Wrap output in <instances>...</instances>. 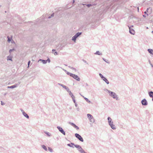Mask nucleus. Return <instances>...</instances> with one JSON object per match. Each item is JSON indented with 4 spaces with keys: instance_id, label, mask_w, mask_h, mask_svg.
<instances>
[{
    "instance_id": "nucleus-1",
    "label": "nucleus",
    "mask_w": 153,
    "mask_h": 153,
    "mask_svg": "<svg viewBox=\"0 0 153 153\" xmlns=\"http://www.w3.org/2000/svg\"><path fill=\"white\" fill-rule=\"evenodd\" d=\"M106 90L108 92L110 96L114 99H116L117 100H119L117 96L115 93L107 89H106Z\"/></svg>"
},
{
    "instance_id": "nucleus-2",
    "label": "nucleus",
    "mask_w": 153,
    "mask_h": 153,
    "mask_svg": "<svg viewBox=\"0 0 153 153\" xmlns=\"http://www.w3.org/2000/svg\"><path fill=\"white\" fill-rule=\"evenodd\" d=\"M99 75L101 78L102 79V80L105 81L107 84H109V82L107 79V78L103 76L101 74L99 73Z\"/></svg>"
},
{
    "instance_id": "nucleus-3",
    "label": "nucleus",
    "mask_w": 153,
    "mask_h": 153,
    "mask_svg": "<svg viewBox=\"0 0 153 153\" xmlns=\"http://www.w3.org/2000/svg\"><path fill=\"white\" fill-rule=\"evenodd\" d=\"M75 136L80 141L82 142H83L84 141V140L82 137L79 134L76 133L75 134Z\"/></svg>"
},
{
    "instance_id": "nucleus-4",
    "label": "nucleus",
    "mask_w": 153,
    "mask_h": 153,
    "mask_svg": "<svg viewBox=\"0 0 153 153\" xmlns=\"http://www.w3.org/2000/svg\"><path fill=\"white\" fill-rule=\"evenodd\" d=\"M57 128L59 130V131L62 134L64 135H65V133L62 128L60 126H57Z\"/></svg>"
},
{
    "instance_id": "nucleus-5",
    "label": "nucleus",
    "mask_w": 153,
    "mask_h": 153,
    "mask_svg": "<svg viewBox=\"0 0 153 153\" xmlns=\"http://www.w3.org/2000/svg\"><path fill=\"white\" fill-rule=\"evenodd\" d=\"M71 77L78 81H79L80 80V78L77 75L73 74Z\"/></svg>"
},
{
    "instance_id": "nucleus-6",
    "label": "nucleus",
    "mask_w": 153,
    "mask_h": 153,
    "mask_svg": "<svg viewBox=\"0 0 153 153\" xmlns=\"http://www.w3.org/2000/svg\"><path fill=\"white\" fill-rule=\"evenodd\" d=\"M141 103L143 105H148V102L146 99H144L141 101Z\"/></svg>"
},
{
    "instance_id": "nucleus-7",
    "label": "nucleus",
    "mask_w": 153,
    "mask_h": 153,
    "mask_svg": "<svg viewBox=\"0 0 153 153\" xmlns=\"http://www.w3.org/2000/svg\"><path fill=\"white\" fill-rule=\"evenodd\" d=\"M58 84L62 87L63 88H64L65 90L68 91H69V88L67 87L66 86L63 85L62 84L58 83Z\"/></svg>"
},
{
    "instance_id": "nucleus-8",
    "label": "nucleus",
    "mask_w": 153,
    "mask_h": 153,
    "mask_svg": "<svg viewBox=\"0 0 153 153\" xmlns=\"http://www.w3.org/2000/svg\"><path fill=\"white\" fill-rule=\"evenodd\" d=\"M69 123L74 128H76V130H79V127L77 126H76L74 123H73L69 122Z\"/></svg>"
},
{
    "instance_id": "nucleus-9",
    "label": "nucleus",
    "mask_w": 153,
    "mask_h": 153,
    "mask_svg": "<svg viewBox=\"0 0 153 153\" xmlns=\"http://www.w3.org/2000/svg\"><path fill=\"white\" fill-rule=\"evenodd\" d=\"M129 33L132 35H134L135 33L134 30L132 28H131V27H129Z\"/></svg>"
},
{
    "instance_id": "nucleus-10",
    "label": "nucleus",
    "mask_w": 153,
    "mask_h": 153,
    "mask_svg": "<svg viewBox=\"0 0 153 153\" xmlns=\"http://www.w3.org/2000/svg\"><path fill=\"white\" fill-rule=\"evenodd\" d=\"M22 114L26 118L29 119V116L26 113H25L23 110H22Z\"/></svg>"
},
{
    "instance_id": "nucleus-11",
    "label": "nucleus",
    "mask_w": 153,
    "mask_h": 153,
    "mask_svg": "<svg viewBox=\"0 0 153 153\" xmlns=\"http://www.w3.org/2000/svg\"><path fill=\"white\" fill-rule=\"evenodd\" d=\"M76 145H77L76 144ZM75 145H75L74 144V143H69L67 144L68 146L69 147H71L72 148H74V146H74L75 147Z\"/></svg>"
},
{
    "instance_id": "nucleus-12",
    "label": "nucleus",
    "mask_w": 153,
    "mask_h": 153,
    "mask_svg": "<svg viewBox=\"0 0 153 153\" xmlns=\"http://www.w3.org/2000/svg\"><path fill=\"white\" fill-rule=\"evenodd\" d=\"M18 86V84H15L11 86H8V88H16Z\"/></svg>"
},
{
    "instance_id": "nucleus-13",
    "label": "nucleus",
    "mask_w": 153,
    "mask_h": 153,
    "mask_svg": "<svg viewBox=\"0 0 153 153\" xmlns=\"http://www.w3.org/2000/svg\"><path fill=\"white\" fill-rule=\"evenodd\" d=\"M148 94H149V97H153V92L152 91H150L148 92Z\"/></svg>"
},
{
    "instance_id": "nucleus-14",
    "label": "nucleus",
    "mask_w": 153,
    "mask_h": 153,
    "mask_svg": "<svg viewBox=\"0 0 153 153\" xmlns=\"http://www.w3.org/2000/svg\"><path fill=\"white\" fill-rule=\"evenodd\" d=\"M68 92L69 93V95L71 96V98L74 97V96L73 94L72 93V92L69 90V91H68Z\"/></svg>"
},
{
    "instance_id": "nucleus-15",
    "label": "nucleus",
    "mask_w": 153,
    "mask_h": 153,
    "mask_svg": "<svg viewBox=\"0 0 153 153\" xmlns=\"http://www.w3.org/2000/svg\"><path fill=\"white\" fill-rule=\"evenodd\" d=\"M42 61V63L44 64H45L46 63H47V60H43V59H39V61H38V62H39V61Z\"/></svg>"
},
{
    "instance_id": "nucleus-16",
    "label": "nucleus",
    "mask_w": 153,
    "mask_h": 153,
    "mask_svg": "<svg viewBox=\"0 0 153 153\" xmlns=\"http://www.w3.org/2000/svg\"><path fill=\"white\" fill-rule=\"evenodd\" d=\"M148 52L152 54H153V50L151 49H149L147 50Z\"/></svg>"
},
{
    "instance_id": "nucleus-17",
    "label": "nucleus",
    "mask_w": 153,
    "mask_h": 153,
    "mask_svg": "<svg viewBox=\"0 0 153 153\" xmlns=\"http://www.w3.org/2000/svg\"><path fill=\"white\" fill-rule=\"evenodd\" d=\"M77 38V37L75 36V35H74L72 38V40L73 41L75 42L76 41V39Z\"/></svg>"
},
{
    "instance_id": "nucleus-18",
    "label": "nucleus",
    "mask_w": 153,
    "mask_h": 153,
    "mask_svg": "<svg viewBox=\"0 0 153 153\" xmlns=\"http://www.w3.org/2000/svg\"><path fill=\"white\" fill-rule=\"evenodd\" d=\"M7 60H10L11 61H12V57L11 56H9L7 57Z\"/></svg>"
},
{
    "instance_id": "nucleus-19",
    "label": "nucleus",
    "mask_w": 153,
    "mask_h": 153,
    "mask_svg": "<svg viewBox=\"0 0 153 153\" xmlns=\"http://www.w3.org/2000/svg\"><path fill=\"white\" fill-rule=\"evenodd\" d=\"M94 54H95L98 55H102V53H100L99 51H97L96 52L94 53Z\"/></svg>"
},
{
    "instance_id": "nucleus-20",
    "label": "nucleus",
    "mask_w": 153,
    "mask_h": 153,
    "mask_svg": "<svg viewBox=\"0 0 153 153\" xmlns=\"http://www.w3.org/2000/svg\"><path fill=\"white\" fill-rule=\"evenodd\" d=\"M52 51L53 53L54 54V55H57L58 54L57 52L55 51H56L55 50L53 49Z\"/></svg>"
},
{
    "instance_id": "nucleus-21",
    "label": "nucleus",
    "mask_w": 153,
    "mask_h": 153,
    "mask_svg": "<svg viewBox=\"0 0 153 153\" xmlns=\"http://www.w3.org/2000/svg\"><path fill=\"white\" fill-rule=\"evenodd\" d=\"M118 1V0H110L109 1L110 2H111V4L110 5H112L113 3L114 2H117V1Z\"/></svg>"
},
{
    "instance_id": "nucleus-22",
    "label": "nucleus",
    "mask_w": 153,
    "mask_h": 153,
    "mask_svg": "<svg viewBox=\"0 0 153 153\" xmlns=\"http://www.w3.org/2000/svg\"><path fill=\"white\" fill-rule=\"evenodd\" d=\"M88 117V118L89 120L92 117H93L91 115V114H87Z\"/></svg>"
},
{
    "instance_id": "nucleus-23",
    "label": "nucleus",
    "mask_w": 153,
    "mask_h": 153,
    "mask_svg": "<svg viewBox=\"0 0 153 153\" xmlns=\"http://www.w3.org/2000/svg\"><path fill=\"white\" fill-rule=\"evenodd\" d=\"M110 126L111 128L113 130H115L116 129V128L115 126L113 124L111 125Z\"/></svg>"
},
{
    "instance_id": "nucleus-24",
    "label": "nucleus",
    "mask_w": 153,
    "mask_h": 153,
    "mask_svg": "<svg viewBox=\"0 0 153 153\" xmlns=\"http://www.w3.org/2000/svg\"><path fill=\"white\" fill-rule=\"evenodd\" d=\"M41 146L42 148L45 151H47V147L45 145H42Z\"/></svg>"
},
{
    "instance_id": "nucleus-25",
    "label": "nucleus",
    "mask_w": 153,
    "mask_h": 153,
    "mask_svg": "<svg viewBox=\"0 0 153 153\" xmlns=\"http://www.w3.org/2000/svg\"><path fill=\"white\" fill-rule=\"evenodd\" d=\"M7 38V41L8 42H10L12 40V37H10L9 36H8Z\"/></svg>"
},
{
    "instance_id": "nucleus-26",
    "label": "nucleus",
    "mask_w": 153,
    "mask_h": 153,
    "mask_svg": "<svg viewBox=\"0 0 153 153\" xmlns=\"http://www.w3.org/2000/svg\"><path fill=\"white\" fill-rule=\"evenodd\" d=\"M82 34L81 32H78L76 33L75 35L77 37V38L79 37L80 35H81Z\"/></svg>"
},
{
    "instance_id": "nucleus-27",
    "label": "nucleus",
    "mask_w": 153,
    "mask_h": 153,
    "mask_svg": "<svg viewBox=\"0 0 153 153\" xmlns=\"http://www.w3.org/2000/svg\"><path fill=\"white\" fill-rule=\"evenodd\" d=\"M90 121L92 123H94L95 122V120L94 117H92L91 118L89 119Z\"/></svg>"
},
{
    "instance_id": "nucleus-28",
    "label": "nucleus",
    "mask_w": 153,
    "mask_h": 153,
    "mask_svg": "<svg viewBox=\"0 0 153 153\" xmlns=\"http://www.w3.org/2000/svg\"><path fill=\"white\" fill-rule=\"evenodd\" d=\"M83 97H84V99L85 100L88 102V103H91V101H90L87 98L84 97V96H83Z\"/></svg>"
},
{
    "instance_id": "nucleus-29",
    "label": "nucleus",
    "mask_w": 153,
    "mask_h": 153,
    "mask_svg": "<svg viewBox=\"0 0 153 153\" xmlns=\"http://www.w3.org/2000/svg\"><path fill=\"white\" fill-rule=\"evenodd\" d=\"M107 119L108 120V123L112 121L110 117H108Z\"/></svg>"
},
{
    "instance_id": "nucleus-30",
    "label": "nucleus",
    "mask_w": 153,
    "mask_h": 153,
    "mask_svg": "<svg viewBox=\"0 0 153 153\" xmlns=\"http://www.w3.org/2000/svg\"><path fill=\"white\" fill-rule=\"evenodd\" d=\"M66 74L68 75H70L71 77V76H72V75L73 74L72 73H70L69 72H68V71H67Z\"/></svg>"
},
{
    "instance_id": "nucleus-31",
    "label": "nucleus",
    "mask_w": 153,
    "mask_h": 153,
    "mask_svg": "<svg viewBox=\"0 0 153 153\" xmlns=\"http://www.w3.org/2000/svg\"><path fill=\"white\" fill-rule=\"evenodd\" d=\"M54 13H53L51 15V16H49L48 17V19H50L53 17L54 16Z\"/></svg>"
},
{
    "instance_id": "nucleus-32",
    "label": "nucleus",
    "mask_w": 153,
    "mask_h": 153,
    "mask_svg": "<svg viewBox=\"0 0 153 153\" xmlns=\"http://www.w3.org/2000/svg\"><path fill=\"white\" fill-rule=\"evenodd\" d=\"M48 149L51 152H52L53 151V149L50 147H48Z\"/></svg>"
},
{
    "instance_id": "nucleus-33",
    "label": "nucleus",
    "mask_w": 153,
    "mask_h": 153,
    "mask_svg": "<svg viewBox=\"0 0 153 153\" xmlns=\"http://www.w3.org/2000/svg\"><path fill=\"white\" fill-rule=\"evenodd\" d=\"M108 124L110 126L111 125H112L113 124V121H112L111 122H109L108 123Z\"/></svg>"
},
{
    "instance_id": "nucleus-34",
    "label": "nucleus",
    "mask_w": 153,
    "mask_h": 153,
    "mask_svg": "<svg viewBox=\"0 0 153 153\" xmlns=\"http://www.w3.org/2000/svg\"><path fill=\"white\" fill-rule=\"evenodd\" d=\"M103 60L105 62H107L109 64L110 62H108V61L107 60L106 61V59L104 58H102Z\"/></svg>"
},
{
    "instance_id": "nucleus-35",
    "label": "nucleus",
    "mask_w": 153,
    "mask_h": 153,
    "mask_svg": "<svg viewBox=\"0 0 153 153\" xmlns=\"http://www.w3.org/2000/svg\"><path fill=\"white\" fill-rule=\"evenodd\" d=\"M86 5L88 7H91V6H92V5L91 4H86Z\"/></svg>"
},
{
    "instance_id": "nucleus-36",
    "label": "nucleus",
    "mask_w": 153,
    "mask_h": 153,
    "mask_svg": "<svg viewBox=\"0 0 153 153\" xmlns=\"http://www.w3.org/2000/svg\"><path fill=\"white\" fill-rule=\"evenodd\" d=\"M15 49L14 48L12 49H10L9 50V53H11L13 51H15Z\"/></svg>"
},
{
    "instance_id": "nucleus-37",
    "label": "nucleus",
    "mask_w": 153,
    "mask_h": 153,
    "mask_svg": "<svg viewBox=\"0 0 153 153\" xmlns=\"http://www.w3.org/2000/svg\"><path fill=\"white\" fill-rule=\"evenodd\" d=\"M75 97H73L72 98V100H73V101L74 102V103H75L76 102V100L75 99V98H74Z\"/></svg>"
},
{
    "instance_id": "nucleus-38",
    "label": "nucleus",
    "mask_w": 153,
    "mask_h": 153,
    "mask_svg": "<svg viewBox=\"0 0 153 153\" xmlns=\"http://www.w3.org/2000/svg\"><path fill=\"white\" fill-rule=\"evenodd\" d=\"M82 61H83L84 62H85V63H86V64H88V63L87 62V61H86L85 60H84V59H82Z\"/></svg>"
},
{
    "instance_id": "nucleus-39",
    "label": "nucleus",
    "mask_w": 153,
    "mask_h": 153,
    "mask_svg": "<svg viewBox=\"0 0 153 153\" xmlns=\"http://www.w3.org/2000/svg\"><path fill=\"white\" fill-rule=\"evenodd\" d=\"M71 69H73V70H74V71H75V72L76 71V69L75 68H74V67H72L71 68Z\"/></svg>"
},
{
    "instance_id": "nucleus-40",
    "label": "nucleus",
    "mask_w": 153,
    "mask_h": 153,
    "mask_svg": "<svg viewBox=\"0 0 153 153\" xmlns=\"http://www.w3.org/2000/svg\"><path fill=\"white\" fill-rule=\"evenodd\" d=\"M47 60V62H48V63H50V60L49 58H48L47 60Z\"/></svg>"
},
{
    "instance_id": "nucleus-41",
    "label": "nucleus",
    "mask_w": 153,
    "mask_h": 153,
    "mask_svg": "<svg viewBox=\"0 0 153 153\" xmlns=\"http://www.w3.org/2000/svg\"><path fill=\"white\" fill-rule=\"evenodd\" d=\"M30 61H29L28 62V66H29V65H30Z\"/></svg>"
},
{
    "instance_id": "nucleus-42",
    "label": "nucleus",
    "mask_w": 153,
    "mask_h": 153,
    "mask_svg": "<svg viewBox=\"0 0 153 153\" xmlns=\"http://www.w3.org/2000/svg\"><path fill=\"white\" fill-rule=\"evenodd\" d=\"M149 63H150V65H151V67H152V68H153V65H152V64H151V62H150V61H149Z\"/></svg>"
},
{
    "instance_id": "nucleus-43",
    "label": "nucleus",
    "mask_w": 153,
    "mask_h": 153,
    "mask_svg": "<svg viewBox=\"0 0 153 153\" xmlns=\"http://www.w3.org/2000/svg\"><path fill=\"white\" fill-rule=\"evenodd\" d=\"M75 103V106H76V107H77V106L78 105H77V104H76V102L75 103Z\"/></svg>"
},
{
    "instance_id": "nucleus-44",
    "label": "nucleus",
    "mask_w": 153,
    "mask_h": 153,
    "mask_svg": "<svg viewBox=\"0 0 153 153\" xmlns=\"http://www.w3.org/2000/svg\"><path fill=\"white\" fill-rule=\"evenodd\" d=\"M46 134H47L49 136H50V135L49 134V133L48 132H46Z\"/></svg>"
},
{
    "instance_id": "nucleus-45",
    "label": "nucleus",
    "mask_w": 153,
    "mask_h": 153,
    "mask_svg": "<svg viewBox=\"0 0 153 153\" xmlns=\"http://www.w3.org/2000/svg\"><path fill=\"white\" fill-rule=\"evenodd\" d=\"M133 27V25H131L130 26H128V27L129 28V27H131V28H132V27Z\"/></svg>"
},
{
    "instance_id": "nucleus-46",
    "label": "nucleus",
    "mask_w": 153,
    "mask_h": 153,
    "mask_svg": "<svg viewBox=\"0 0 153 153\" xmlns=\"http://www.w3.org/2000/svg\"><path fill=\"white\" fill-rule=\"evenodd\" d=\"M1 105H3L4 104V103H3L2 101H1Z\"/></svg>"
},
{
    "instance_id": "nucleus-47",
    "label": "nucleus",
    "mask_w": 153,
    "mask_h": 153,
    "mask_svg": "<svg viewBox=\"0 0 153 153\" xmlns=\"http://www.w3.org/2000/svg\"><path fill=\"white\" fill-rule=\"evenodd\" d=\"M76 110H77V111H79V108H76Z\"/></svg>"
},
{
    "instance_id": "nucleus-48",
    "label": "nucleus",
    "mask_w": 153,
    "mask_h": 153,
    "mask_svg": "<svg viewBox=\"0 0 153 153\" xmlns=\"http://www.w3.org/2000/svg\"><path fill=\"white\" fill-rule=\"evenodd\" d=\"M21 83V82H19L17 84H18V85H19Z\"/></svg>"
},
{
    "instance_id": "nucleus-49",
    "label": "nucleus",
    "mask_w": 153,
    "mask_h": 153,
    "mask_svg": "<svg viewBox=\"0 0 153 153\" xmlns=\"http://www.w3.org/2000/svg\"><path fill=\"white\" fill-rule=\"evenodd\" d=\"M68 67L71 69V68L72 67H71V66H68Z\"/></svg>"
},
{
    "instance_id": "nucleus-50",
    "label": "nucleus",
    "mask_w": 153,
    "mask_h": 153,
    "mask_svg": "<svg viewBox=\"0 0 153 153\" xmlns=\"http://www.w3.org/2000/svg\"><path fill=\"white\" fill-rule=\"evenodd\" d=\"M56 140H59V137H56Z\"/></svg>"
},
{
    "instance_id": "nucleus-51",
    "label": "nucleus",
    "mask_w": 153,
    "mask_h": 153,
    "mask_svg": "<svg viewBox=\"0 0 153 153\" xmlns=\"http://www.w3.org/2000/svg\"><path fill=\"white\" fill-rule=\"evenodd\" d=\"M75 2V1L74 0H73V3H74Z\"/></svg>"
},
{
    "instance_id": "nucleus-52",
    "label": "nucleus",
    "mask_w": 153,
    "mask_h": 153,
    "mask_svg": "<svg viewBox=\"0 0 153 153\" xmlns=\"http://www.w3.org/2000/svg\"><path fill=\"white\" fill-rule=\"evenodd\" d=\"M64 70V71H65L66 73L67 72V71H66V70Z\"/></svg>"
},
{
    "instance_id": "nucleus-53",
    "label": "nucleus",
    "mask_w": 153,
    "mask_h": 153,
    "mask_svg": "<svg viewBox=\"0 0 153 153\" xmlns=\"http://www.w3.org/2000/svg\"><path fill=\"white\" fill-rule=\"evenodd\" d=\"M149 10V8H147V9L146 11H148V10Z\"/></svg>"
},
{
    "instance_id": "nucleus-54",
    "label": "nucleus",
    "mask_w": 153,
    "mask_h": 153,
    "mask_svg": "<svg viewBox=\"0 0 153 153\" xmlns=\"http://www.w3.org/2000/svg\"><path fill=\"white\" fill-rule=\"evenodd\" d=\"M143 16L145 17H146V16L144 15H143Z\"/></svg>"
},
{
    "instance_id": "nucleus-55",
    "label": "nucleus",
    "mask_w": 153,
    "mask_h": 153,
    "mask_svg": "<svg viewBox=\"0 0 153 153\" xmlns=\"http://www.w3.org/2000/svg\"><path fill=\"white\" fill-rule=\"evenodd\" d=\"M144 13H145V14H146V11H145V12H144Z\"/></svg>"
},
{
    "instance_id": "nucleus-56",
    "label": "nucleus",
    "mask_w": 153,
    "mask_h": 153,
    "mask_svg": "<svg viewBox=\"0 0 153 153\" xmlns=\"http://www.w3.org/2000/svg\"><path fill=\"white\" fill-rule=\"evenodd\" d=\"M137 9H138V11H139V7H138Z\"/></svg>"
},
{
    "instance_id": "nucleus-57",
    "label": "nucleus",
    "mask_w": 153,
    "mask_h": 153,
    "mask_svg": "<svg viewBox=\"0 0 153 153\" xmlns=\"http://www.w3.org/2000/svg\"><path fill=\"white\" fill-rule=\"evenodd\" d=\"M152 101H153V97H152Z\"/></svg>"
},
{
    "instance_id": "nucleus-58",
    "label": "nucleus",
    "mask_w": 153,
    "mask_h": 153,
    "mask_svg": "<svg viewBox=\"0 0 153 153\" xmlns=\"http://www.w3.org/2000/svg\"><path fill=\"white\" fill-rule=\"evenodd\" d=\"M65 66H67V65H65Z\"/></svg>"
},
{
    "instance_id": "nucleus-59",
    "label": "nucleus",
    "mask_w": 153,
    "mask_h": 153,
    "mask_svg": "<svg viewBox=\"0 0 153 153\" xmlns=\"http://www.w3.org/2000/svg\"><path fill=\"white\" fill-rule=\"evenodd\" d=\"M152 33L153 34V31H152Z\"/></svg>"
},
{
    "instance_id": "nucleus-60",
    "label": "nucleus",
    "mask_w": 153,
    "mask_h": 153,
    "mask_svg": "<svg viewBox=\"0 0 153 153\" xmlns=\"http://www.w3.org/2000/svg\"><path fill=\"white\" fill-rule=\"evenodd\" d=\"M1 147H0V148Z\"/></svg>"
}]
</instances>
